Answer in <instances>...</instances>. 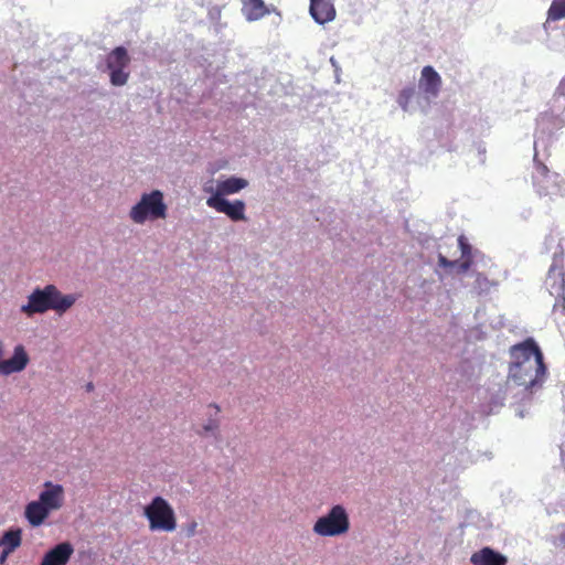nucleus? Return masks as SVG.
<instances>
[{"label":"nucleus","instance_id":"obj_1","mask_svg":"<svg viewBox=\"0 0 565 565\" xmlns=\"http://www.w3.org/2000/svg\"><path fill=\"white\" fill-rule=\"evenodd\" d=\"M512 362L509 376L512 381L526 388L541 384L546 375L543 353L533 338L510 348Z\"/></svg>","mask_w":565,"mask_h":565},{"label":"nucleus","instance_id":"obj_2","mask_svg":"<svg viewBox=\"0 0 565 565\" xmlns=\"http://www.w3.org/2000/svg\"><path fill=\"white\" fill-rule=\"evenodd\" d=\"M77 297L73 294L63 295L55 285H46L44 288H35L28 297V302L22 305L20 311L28 317L54 310L62 315L74 306Z\"/></svg>","mask_w":565,"mask_h":565},{"label":"nucleus","instance_id":"obj_3","mask_svg":"<svg viewBox=\"0 0 565 565\" xmlns=\"http://www.w3.org/2000/svg\"><path fill=\"white\" fill-rule=\"evenodd\" d=\"M168 206L163 200V193L153 190L143 193L140 200L129 212L130 220L136 224H143L147 221L163 220L167 217Z\"/></svg>","mask_w":565,"mask_h":565},{"label":"nucleus","instance_id":"obj_4","mask_svg":"<svg viewBox=\"0 0 565 565\" xmlns=\"http://www.w3.org/2000/svg\"><path fill=\"white\" fill-rule=\"evenodd\" d=\"M143 513L152 531L172 532L177 529L175 513L169 502L162 497H154L145 508Z\"/></svg>","mask_w":565,"mask_h":565},{"label":"nucleus","instance_id":"obj_5","mask_svg":"<svg viewBox=\"0 0 565 565\" xmlns=\"http://www.w3.org/2000/svg\"><path fill=\"white\" fill-rule=\"evenodd\" d=\"M350 529V521L345 509L342 505H334L323 516L319 518L313 532L320 536H339Z\"/></svg>","mask_w":565,"mask_h":565},{"label":"nucleus","instance_id":"obj_6","mask_svg":"<svg viewBox=\"0 0 565 565\" xmlns=\"http://www.w3.org/2000/svg\"><path fill=\"white\" fill-rule=\"evenodd\" d=\"M545 285L550 294L557 299L554 303V309L557 307L559 301L562 308L565 310V264L563 247H561L559 253H555L553 256V262L548 269Z\"/></svg>","mask_w":565,"mask_h":565},{"label":"nucleus","instance_id":"obj_7","mask_svg":"<svg viewBox=\"0 0 565 565\" xmlns=\"http://www.w3.org/2000/svg\"><path fill=\"white\" fill-rule=\"evenodd\" d=\"M130 57L124 46L115 47L106 57L107 68L110 71V83L115 86H122L129 78L125 68L129 65Z\"/></svg>","mask_w":565,"mask_h":565},{"label":"nucleus","instance_id":"obj_8","mask_svg":"<svg viewBox=\"0 0 565 565\" xmlns=\"http://www.w3.org/2000/svg\"><path fill=\"white\" fill-rule=\"evenodd\" d=\"M206 205L211 209H214L218 213L225 214L233 222L246 220V204L242 200L230 202L225 198L209 196L206 200Z\"/></svg>","mask_w":565,"mask_h":565},{"label":"nucleus","instance_id":"obj_9","mask_svg":"<svg viewBox=\"0 0 565 565\" xmlns=\"http://www.w3.org/2000/svg\"><path fill=\"white\" fill-rule=\"evenodd\" d=\"M30 362V356L22 344H17L9 359L0 362V375L9 376L13 373H20L25 370Z\"/></svg>","mask_w":565,"mask_h":565},{"label":"nucleus","instance_id":"obj_10","mask_svg":"<svg viewBox=\"0 0 565 565\" xmlns=\"http://www.w3.org/2000/svg\"><path fill=\"white\" fill-rule=\"evenodd\" d=\"M43 487L44 489L40 492L38 500H40L41 503L51 512L60 510L65 500L63 486L46 481Z\"/></svg>","mask_w":565,"mask_h":565},{"label":"nucleus","instance_id":"obj_11","mask_svg":"<svg viewBox=\"0 0 565 565\" xmlns=\"http://www.w3.org/2000/svg\"><path fill=\"white\" fill-rule=\"evenodd\" d=\"M73 553L70 542L60 543L44 554L40 565H66Z\"/></svg>","mask_w":565,"mask_h":565},{"label":"nucleus","instance_id":"obj_12","mask_svg":"<svg viewBox=\"0 0 565 565\" xmlns=\"http://www.w3.org/2000/svg\"><path fill=\"white\" fill-rule=\"evenodd\" d=\"M418 86L427 96L437 97L441 87V77L433 66H424Z\"/></svg>","mask_w":565,"mask_h":565},{"label":"nucleus","instance_id":"obj_13","mask_svg":"<svg viewBox=\"0 0 565 565\" xmlns=\"http://www.w3.org/2000/svg\"><path fill=\"white\" fill-rule=\"evenodd\" d=\"M309 11L312 19L319 24H324L335 18V8L331 0H310Z\"/></svg>","mask_w":565,"mask_h":565},{"label":"nucleus","instance_id":"obj_14","mask_svg":"<svg viewBox=\"0 0 565 565\" xmlns=\"http://www.w3.org/2000/svg\"><path fill=\"white\" fill-rule=\"evenodd\" d=\"M470 562L472 565H507L508 559L501 553L486 546L475 552Z\"/></svg>","mask_w":565,"mask_h":565},{"label":"nucleus","instance_id":"obj_15","mask_svg":"<svg viewBox=\"0 0 565 565\" xmlns=\"http://www.w3.org/2000/svg\"><path fill=\"white\" fill-rule=\"evenodd\" d=\"M51 511L40 500L31 501L25 505L24 518L33 527L42 525L49 518Z\"/></svg>","mask_w":565,"mask_h":565},{"label":"nucleus","instance_id":"obj_16","mask_svg":"<svg viewBox=\"0 0 565 565\" xmlns=\"http://www.w3.org/2000/svg\"><path fill=\"white\" fill-rule=\"evenodd\" d=\"M242 13L249 21H258L270 13L264 0H241Z\"/></svg>","mask_w":565,"mask_h":565},{"label":"nucleus","instance_id":"obj_17","mask_svg":"<svg viewBox=\"0 0 565 565\" xmlns=\"http://www.w3.org/2000/svg\"><path fill=\"white\" fill-rule=\"evenodd\" d=\"M248 182L243 178L231 177L226 180L218 181L215 192L211 196L224 198L225 195L234 194L245 189Z\"/></svg>","mask_w":565,"mask_h":565},{"label":"nucleus","instance_id":"obj_18","mask_svg":"<svg viewBox=\"0 0 565 565\" xmlns=\"http://www.w3.org/2000/svg\"><path fill=\"white\" fill-rule=\"evenodd\" d=\"M22 544V530L20 527L6 531L0 537V548L13 553Z\"/></svg>","mask_w":565,"mask_h":565},{"label":"nucleus","instance_id":"obj_19","mask_svg":"<svg viewBox=\"0 0 565 565\" xmlns=\"http://www.w3.org/2000/svg\"><path fill=\"white\" fill-rule=\"evenodd\" d=\"M548 179H550L548 168L541 162H535V172L533 174V182H534V185L537 188L539 193L546 194L548 192Z\"/></svg>","mask_w":565,"mask_h":565},{"label":"nucleus","instance_id":"obj_20","mask_svg":"<svg viewBox=\"0 0 565 565\" xmlns=\"http://www.w3.org/2000/svg\"><path fill=\"white\" fill-rule=\"evenodd\" d=\"M548 20L557 21L565 18V0H553L548 12Z\"/></svg>","mask_w":565,"mask_h":565},{"label":"nucleus","instance_id":"obj_21","mask_svg":"<svg viewBox=\"0 0 565 565\" xmlns=\"http://www.w3.org/2000/svg\"><path fill=\"white\" fill-rule=\"evenodd\" d=\"M415 95V87H406L402 89L397 97L398 105L403 108V110L408 109V105L414 98Z\"/></svg>","mask_w":565,"mask_h":565},{"label":"nucleus","instance_id":"obj_22","mask_svg":"<svg viewBox=\"0 0 565 565\" xmlns=\"http://www.w3.org/2000/svg\"><path fill=\"white\" fill-rule=\"evenodd\" d=\"M493 284L483 275L478 273L476 275L475 287L479 294L488 292Z\"/></svg>","mask_w":565,"mask_h":565},{"label":"nucleus","instance_id":"obj_23","mask_svg":"<svg viewBox=\"0 0 565 565\" xmlns=\"http://www.w3.org/2000/svg\"><path fill=\"white\" fill-rule=\"evenodd\" d=\"M458 244H459V247L461 249L462 258L472 257L471 256V246L469 245V243L467 242L465 236H462V235L459 236Z\"/></svg>","mask_w":565,"mask_h":565},{"label":"nucleus","instance_id":"obj_24","mask_svg":"<svg viewBox=\"0 0 565 565\" xmlns=\"http://www.w3.org/2000/svg\"><path fill=\"white\" fill-rule=\"evenodd\" d=\"M218 429V420L210 419L203 427L200 435H206L209 433H215Z\"/></svg>","mask_w":565,"mask_h":565},{"label":"nucleus","instance_id":"obj_25","mask_svg":"<svg viewBox=\"0 0 565 565\" xmlns=\"http://www.w3.org/2000/svg\"><path fill=\"white\" fill-rule=\"evenodd\" d=\"M438 264L441 267L451 268V267H456V265L458 264V260H449L446 256L439 254Z\"/></svg>","mask_w":565,"mask_h":565},{"label":"nucleus","instance_id":"obj_26","mask_svg":"<svg viewBox=\"0 0 565 565\" xmlns=\"http://www.w3.org/2000/svg\"><path fill=\"white\" fill-rule=\"evenodd\" d=\"M472 265V257H466V258H462V262H458V264L456 265L459 269L460 273H466L467 270L470 269Z\"/></svg>","mask_w":565,"mask_h":565},{"label":"nucleus","instance_id":"obj_27","mask_svg":"<svg viewBox=\"0 0 565 565\" xmlns=\"http://www.w3.org/2000/svg\"><path fill=\"white\" fill-rule=\"evenodd\" d=\"M198 523L195 521L190 522L186 525V535L193 536L196 533Z\"/></svg>","mask_w":565,"mask_h":565},{"label":"nucleus","instance_id":"obj_28","mask_svg":"<svg viewBox=\"0 0 565 565\" xmlns=\"http://www.w3.org/2000/svg\"><path fill=\"white\" fill-rule=\"evenodd\" d=\"M12 553L7 551V550H1V553H0V564H4L8 559V557L11 555Z\"/></svg>","mask_w":565,"mask_h":565},{"label":"nucleus","instance_id":"obj_29","mask_svg":"<svg viewBox=\"0 0 565 565\" xmlns=\"http://www.w3.org/2000/svg\"><path fill=\"white\" fill-rule=\"evenodd\" d=\"M4 354V343L3 341L0 339V362H2V356Z\"/></svg>","mask_w":565,"mask_h":565},{"label":"nucleus","instance_id":"obj_30","mask_svg":"<svg viewBox=\"0 0 565 565\" xmlns=\"http://www.w3.org/2000/svg\"><path fill=\"white\" fill-rule=\"evenodd\" d=\"M87 390H88V391H92V390H93V384H92V383H89V384L87 385Z\"/></svg>","mask_w":565,"mask_h":565},{"label":"nucleus","instance_id":"obj_31","mask_svg":"<svg viewBox=\"0 0 565 565\" xmlns=\"http://www.w3.org/2000/svg\"><path fill=\"white\" fill-rule=\"evenodd\" d=\"M213 407L215 408L216 413L220 412V408L217 405H213Z\"/></svg>","mask_w":565,"mask_h":565}]
</instances>
